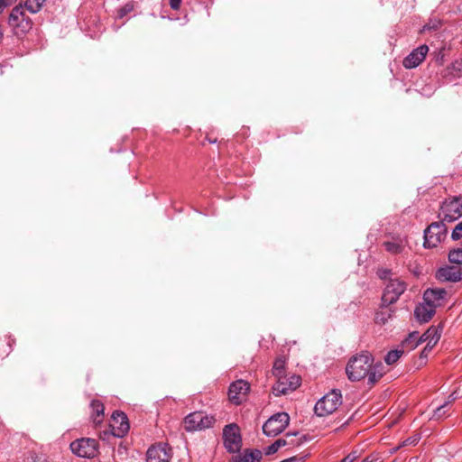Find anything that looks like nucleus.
<instances>
[{
	"label": "nucleus",
	"instance_id": "nucleus-10",
	"mask_svg": "<svg viewBox=\"0 0 462 462\" xmlns=\"http://www.w3.org/2000/svg\"><path fill=\"white\" fill-rule=\"evenodd\" d=\"M301 383V378L297 374L288 376L284 374L277 378V382L273 386V393L276 396L287 394L296 390Z\"/></svg>",
	"mask_w": 462,
	"mask_h": 462
},
{
	"label": "nucleus",
	"instance_id": "nucleus-19",
	"mask_svg": "<svg viewBox=\"0 0 462 462\" xmlns=\"http://www.w3.org/2000/svg\"><path fill=\"white\" fill-rule=\"evenodd\" d=\"M446 295L447 291L444 289H428L424 291L423 300L437 308L442 304Z\"/></svg>",
	"mask_w": 462,
	"mask_h": 462
},
{
	"label": "nucleus",
	"instance_id": "nucleus-13",
	"mask_svg": "<svg viewBox=\"0 0 462 462\" xmlns=\"http://www.w3.org/2000/svg\"><path fill=\"white\" fill-rule=\"evenodd\" d=\"M250 390L246 381L237 380L232 383L228 389L229 400L235 404H240Z\"/></svg>",
	"mask_w": 462,
	"mask_h": 462
},
{
	"label": "nucleus",
	"instance_id": "nucleus-39",
	"mask_svg": "<svg viewBox=\"0 0 462 462\" xmlns=\"http://www.w3.org/2000/svg\"><path fill=\"white\" fill-rule=\"evenodd\" d=\"M6 6L5 0H0V14L4 11Z\"/></svg>",
	"mask_w": 462,
	"mask_h": 462
},
{
	"label": "nucleus",
	"instance_id": "nucleus-24",
	"mask_svg": "<svg viewBox=\"0 0 462 462\" xmlns=\"http://www.w3.org/2000/svg\"><path fill=\"white\" fill-rule=\"evenodd\" d=\"M440 337L441 328L439 327L431 326L420 336V340H422V342H434V344H437Z\"/></svg>",
	"mask_w": 462,
	"mask_h": 462
},
{
	"label": "nucleus",
	"instance_id": "nucleus-34",
	"mask_svg": "<svg viewBox=\"0 0 462 462\" xmlns=\"http://www.w3.org/2000/svg\"><path fill=\"white\" fill-rule=\"evenodd\" d=\"M435 346L436 344H434V342H426V346L420 353V357L426 358Z\"/></svg>",
	"mask_w": 462,
	"mask_h": 462
},
{
	"label": "nucleus",
	"instance_id": "nucleus-36",
	"mask_svg": "<svg viewBox=\"0 0 462 462\" xmlns=\"http://www.w3.org/2000/svg\"><path fill=\"white\" fill-rule=\"evenodd\" d=\"M447 405L448 403H445L444 405L438 407L435 411V416L438 418L442 417L445 414V411L443 410Z\"/></svg>",
	"mask_w": 462,
	"mask_h": 462
},
{
	"label": "nucleus",
	"instance_id": "nucleus-3",
	"mask_svg": "<svg viewBox=\"0 0 462 462\" xmlns=\"http://www.w3.org/2000/svg\"><path fill=\"white\" fill-rule=\"evenodd\" d=\"M448 234V228L444 221L433 222L424 230V242L425 248H435L442 241L445 240Z\"/></svg>",
	"mask_w": 462,
	"mask_h": 462
},
{
	"label": "nucleus",
	"instance_id": "nucleus-20",
	"mask_svg": "<svg viewBox=\"0 0 462 462\" xmlns=\"http://www.w3.org/2000/svg\"><path fill=\"white\" fill-rule=\"evenodd\" d=\"M436 312V308L428 302L419 304L414 310V316L420 323H426L431 319Z\"/></svg>",
	"mask_w": 462,
	"mask_h": 462
},
{
	"label": "nucleus",
	"instance_id": "nucleus-16",
	"mask_svg": "<svg viewBox=\"0 0 462 462\" xmlns=\"http://www.w3.org/2000/svg\"><path fill=\"white\" fill-rule=\"evenodd\" d=\"M408 239L406 236H392L391 239L383 243V247L391 254H402L408 246Z\"/></svg>",
	"mask_w": 462,
	"mask_h": 462
},
{
	"label": "nucleus",
	"instance_id": "nucleus-37",
	"mask_svg": "<svg viewBox=\"0 0 462 462\" xmlns=\"http://www.w3.org/2000/svg\"><path fill=\"white\" fill-rule=\"evenodd\" d=\"M181 0H170V6L173 10H179Z\"/></svg>",
	"mask_w": 462,
	"mask_h": 462
},
{
	"label": "nucleus",
	"instance_id": "nucleus-17",
	"mask_svg": "<svg viewBox=\"0 0 462 462\" xmlns=\"http://www.w3.org/2000/svg\"><path fill=\"white\" fill-rule=\"evenodd\" d=\"M436 278L440 282H457L462 280V267L445 266L436 273Z\"/></svg>",
	"mask_w": 462,
	"mask_h": 462
},
{
	"label": "nucleus",
	"instance_id": "nucleus-35",
	"mask_svg": "<svg viewBox=\"0 0 462 462\" xmlns=\"http://www.w3.org/2000/svg\"><path fill=\"white\" fill-rule=\"evenodd\" d=\"M133 10V5H124L123 7H121L118 12H117V15L118 17L120 18H123L124 16H125L128 13H130L131 11Z\"/></svg>",
	"mask_w": 462,
	"mask_h": 462
},
{
	"label": "nucleus",
	"instance_id": "nucleus-2",
	"mask_svg": "<svg viewBox=\"0 0 462 462\" xmlns=\"http://www.w3.org/2000/svg\"><path fill=\"white\" fill-rule=\"evenodd\" d=\"M23 5H19L13 8L8 23L12 27L14 33L22 36L27 33L32 27V20L25 14Z\"/></svg>",
	"mask_w": 462,
	"mask_h": 462
},
{
	"label": "nucleus",
	"instance_id": "nucleus-28",
	"mask_svg": "<svg viewBox=\"0 0 462 462\" xmlns=\"http://www.w3.org/2000/svg\"><path fill=\"white\" fill-rule=\"evenodd\" d=\"M403 353V349L391 350L385 356L384 361L387 365H393L401 358Z\"/></svg>",
	"mask_w": 462,
	"mask_h": 462
},
{
	"label": "nucleus",
	"instance_id": "nucleus-22",
	"mask_svg": "<svg viewBox=\"0 0 462 462\" xmlns=\"http://www.w3.org/2000/svg\"><path fill=\"white\" fill-rule=\"evenodd\" d=\"M390 305L381 304L380 309L376 311L374 321L376 324L384 325L388 319L393 317V310L389 308Z\"/></svg>",
	"mask_w": 462,
	"mask_h": 462
},
{
	"label": "nucleus",
	"instance_id": "nucleus-30",
	"mask_svg": "<svg viewBox=\"0 0 462 462\" xmlns=\"http://www.w3.org/2000/svg\"><path fill=\"white\" fill-rule=\"evenodd\" d=\"M449 262L457 264H462V248L454 249L448 254Z\"/></svg>",
	"mask_w": 462,
	"mask_h": 462
},
{
	"label": "nucleus",
	"instance_id": "nucleus-33",
	"mask_svg": "<svg viewBox=\"0 0 462 462\" xmlns=\"http://www.w3.org/2000/svg\"><path fill=\"white\" fill-rule=\"evenodd\" d=\"M360 457V452L358 450H353L348 455H346L340 462H354Z\"/></svg>",
	"mask_w": 462,
	"mask_h": 462
},
{
	"label": "nucleus",
	"instance_id": "nucleus-31",
	"mask_svg": "<svg viewBox=\"0 0 462 462\" xmlns=\"http://www.w3.org/2000/svg\"><path fill=\"white\" fill-rule=\"evenodd\" d=\"M420 439V438L419 435H413L403 440L402 443L399 445L395 449H399L401 447H405L409 445L415 446L419 442Z\"/></svg>",
	"mask_w": 462,
	"mask_h": 462
},
{
	"label": "nucleus",
	"instance_id": "nucleus-40",
	"mask_svg": "<svg viewBox=\"0 0 462 462\" xmlns=\"http://www.w3.org/2000/svg\"><path fill=\"white\" fill-rule=\"evenodd\" d=\"M207 140L211 143H215L217 142V139H211L210 137H207Z\"/></svg>",
	"mask_w": 462,
	"mask_h": 462
},
{
	"label": "nucleus",
	"instance_id": "nucleus-21",
	"mask_svg": "<svg viewBox=\"0 0 462 462\" xmlns=\"http://www.w3.org/2000/svg\"><path fill=\"white\" fill-rule=\"evenodd\" d=\"M263 453L259 449H245L244 452L233 457V462H260Z\"/></svg>",
	"mask_w": 462,
	"mask_h": 462
},
{
	"label": "nucleus",
	"instance_id": "nucleus-27",
	"mask_svg": "<svg viewBox=\"0 0 462 462\" xmlns=\"http://www.w3.org/2000/svg\"><path fill=\"white\" fill-rule=\"evenodd\" d=\"M273 374L278 378L285 374V360L282 357H278L273 363Z\"/></svg>",
	"mask_w": 462,
	"mask_h": 462
},
{
	"label": "nucleus",
	"instance_id": "nucleus-5",
	"mask_svg": "<svg viewBox=\"0 0 462 462\" xmlns=\"http://www.w3.org/2000/svg\"><path fill=\"white\" fill-rule=\"evenodd\" d=\"M216 419L204 411L191 412L184 418L183 425L187 431L202 430L214 425Z\"/></svg>",
	"mask_w": 462,
	"mask_h": 462
},
{
	"label": "nucleus",
	"instance_id": "nucleus-26",
	"mask_svg": "<svg viewBox=\"0 0 462 462\" xmlns=\"http://www.w3.org/2000/svg\"><path fill=\"white\" fill-rule=\"evenodd\" d=\"M46 0H25L23 7L32 14L41 11Z\"/></svg>",
	"mask_w": 462,
	"mask_h": 462
},
{
	"label": "nucleus",
	"instance_id": "nucleus-29",
	"mask_svg": "<svg viewBox=\"0 0 462 462\" xmlns=\"http://www.w3.org/2000/svg\"><path fill=\"white\" fill-rule=\"evenodd\" d=\"M449 74L453 78L462 77V57L455 60L450 67H448Z\"/></svg>",
	"mask_w": 462,
	"mask_h": 462
},
{
	"label": "nucleus",
	"instance_id": "nucleus-6",
	"mask_svg": "<svg viewBox=\"0 0 462 462\" xmlns=\"http://www.w3.org/2000/svg\"><path fill=\"white\" fill-rule=\"evenodd\" d=\"M224 446L229 453H236L242 447L240 428L236 423L226 425L223 429Z\"/></svg>",
	"mask_w": 462,
	"mask_h": 462
},
{
	"label": "nucleus",
	"instance_id": "nucleus-15",
	"mask_svg": "<svg viewBox=\"0 0 462 462\" xmlns=\"http://www.w3.org/2000/svg\"><path fill=\"white\" fill-rule=\"evenodd\" d=\"M170 459L171 453L166 445H154L147 450L146 462H169Z\"/></svg>",
	"mask_w": 462,
	"mask_h": 462
},
{
	"label": "nucleus",
	"instance_id": "nucleus-32",
	"mask_svg": "<svg viewBox=\"0 0 462 462\" xmlns=\"http://www.w3.org/2000/svg\"><path fill=\"white\" fill-rule=\"evenodd\" d=\"M462 237V221L459 222L452 231L451 238L453 240H458Z\"/></svg>",
	"mask_w": 462,
	"mask_h": 462
},
{
	"label": "nucleus",
	"instance_id": "nucleus-1",
	"mask_svg": "<svg viewBox=\"0 0 462 462\" xmlns=\"http://www.w3.org/2000/svg\"><path fill=\"white\" fill-rule=\"evenodd\" d=\"M347 378L352 382L360 381L365 377L368 383L374 385L384 374V367L381 362L374 364V357L369 352L352 356L346 366Z\"/></svg>",
	"mask_w": 462,
	"mask_h": 462
},
{
	"label": "nucleus",
	"instance_id": "nucleus-9",
	"mask_svg": "<svg viewBox=\"0 0 462 462\" xmlns=\"http://www.w3.org/2000/svg\"><path fill=\"white\" fill-rule=\"evenodd\" d=\"M406 283L399 279H391L385 286L382 296L383 305L395 303L400 296L405 291Z\"/></svg>",
	"mask_w": 462,
	"mask_h": 462
},
{
	"label": "nucleus",
	"instance_id": "nucleus-11",
	"mask_svg": "<svg viewBox=\"0 0 462 462\" xmlns=\"http://www.w3.org/2000/svg\"><path fill=\"white\" fill-rule=\"evenodd\" d=\"M443 221L453 222L462 216V198H454L441 206Z\"/></svg>",
	"mask_w": 462,
	"mask_h": 462
},
{
	"label": "nucleus",
	"instance_id": "nucleus-25",
	"mask_svg": "<svg viewBox=\"0 0 462 462\" xmlns=\"http://www.w3.org/2000/svg\"><path fill=\"white\" fill-rule=\"evenodd\" d=\"M91 409L93 415V422L97 425L102 422L104 416V404L99 400H93L91 402Z\"/></svg>",
	"mask_w": 462,
	"mask_h": 462
},
{
	"label": "nucleus",
	"instance_id": "nucleus-8",
	"mask_svg": "<svg viewBox=\"0 0 462 462\" xmlns=\"http://www.w3.org/2000/svg\"><path fill=\"white\" fill-rule=\"evenodd\" d=\"M70 449L79 457L91 458L98 452V442L94 439L82 438L71 442Z\"/></svg>",
	"mask_w": 462,
	"mask_h": 462
},
{
	"label": "nucleus",
	"instance_id": "nucleus-18",
	"mask_svg": "<svg viewBox=\"0 0 462 462\" xmlns=\"http://www.w3.org/2000/svg\"><path fill=\"white\" fill-rule=\"evenodd\" d=\"M297 433H287L285 435V439H279L275 440L273 444H271L265 448V455H273L276 453L280 448L284 446H299L301 443V441L294 440L293 437H295Z\"/></svg>",
	"mask_w": 462,
	"mask_h": 462
},
{
	"label": "nucleus",
	"instance_id": "nucleus-38",
	"mask_svg": "<svg viewBox=\"0 0 462 462\" xmlns=\"http://www.w3.org/2000/svg\"><path fill=\"white\" fill-rule=\"evenodd\" d=\"M390 273L388 270H383L379 273L380 278H386L387 274Z\"/></svg>",
	"mask_w": 462,
	"mask_h": 462
},
{
	"label": "nucleus",
	"instance_id": "nucleus-14",
	"mask_svg": "<svg viewBox=\"0 0 462 462\" xmlns=\"http://www.w3.org/2000/svg\"><path fill=\"white\" fill-rule=\"evenodd\" d=\"M429 47L422 44L414 49L407 57L404 58L402 65L406 69H414L418 67L426 58Z\"/></svg>",
	"mask_w": 462,
	"mask_h": 462
},
{
	"label": "nucleus",
	"instance_id": "nucleus-12",
	"mask_svg": "<svg viewBox=\"0 0 462 462\" xmlns=\"http://www.w3.org/2000/svg\"><path fill=\"white\" fill-rule=\"evenodd\" d=\"M111 431L115 437L123 438L130 429L128 418L123 411H115L110 422Z\"/></svg>",
	"mask_w": 462,
	"mask_h": 462
},
{
	"label": "nucleus",
	"instance_id": "nucleus-23",
	"mask_svg": "<svg viewBox=\"0 0 462 462\" xmlns=\"http://www.w3.org/2000/svg\"><path fill=\"white\" fill-rule=\"evenodd\" d=\"M422 340H420V336L419 332H411L408 335V337L402 340V348L405 351H411L416 348Z\"/></svg>",
	"mask_w": 462,
	"mask_h": 462
},
{
	"label": "nucleus",
	"instance_id": "nucleus-4",
	"mask_svg": "<svg viewBox=\"0 0 462 462\" xmlns=\"http://www.w3.org/2000/svg\"><path fill=\"white\" fill-rule=\"evenodd\" d=\"M341 403L342 395L340 391L333 390L318 401L314 411L318 416L324 417L333 413Z\"/></svg>",
	"mask_w": 462,
	"mask_h": 462
},
{
	"label": "nucleus",
	"instance_id": "nucleus-7",
	"mask_svg": "<svg viewBox=\"0 0 462 462\" xmlns=\"http://www.w3.org/2000/svg\"><path fill=\"white\" fill-rule=\"evenodd\" d=\"M289 422L290 417L286 412H278L264 422L263 431L266 436L275 437L286 429Z\"/></svg>",
	"mask_w": 462,
	"mask_h": 462
},
{
	"label": "nucleus",
	"instance_id": "nucleus-41",
	"mask_svg": "<svg viewBox=\"0 0 462 462\" xmlns=\"http://www.w3.org/2000/svg\"><path fill=\"white\" fill-rule=\"evenodd\" d=\"M362 462H372V460L367 457L362 460Z\"/></svg>",
	"mask_w": 462,
	"mask_h": 462
}]
</instances>
